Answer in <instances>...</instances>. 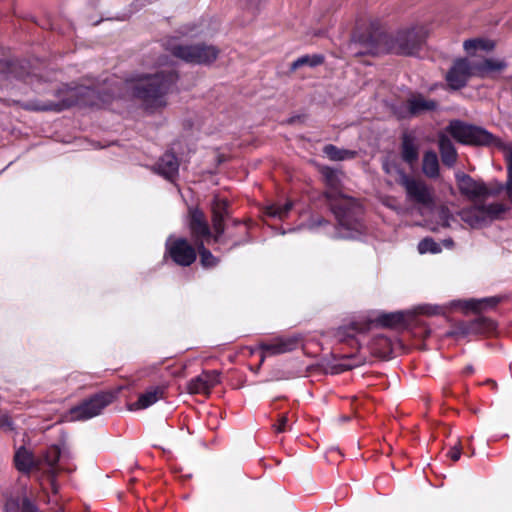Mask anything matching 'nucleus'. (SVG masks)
Instances as JSON below:
<instances>
[{"mask_svg":"<svg viewBox=\"0 0 512 512\" xmlns=\"http://www.w3.org/2000/svg\"><path fill=\"white\" fill-rule=\"evenodd\" d=\"M425 38V29L415 27L399 31L390 41L382 33L362 38L353 43L352 49L356 54L377 55L388 50L396 54L412 55L419 49Z\"/></svg>","mask_w":512,"mask_h":512,"instance_id":"1","label":"nucleus"},{"mask_svg":"<svg viewBox=\"0 0 512 512\" xmlns=\"http://www.w3.org/2000/svg\"><path fill=\"white\" fill-rule=\"evenodd\" d=\"M176 79L177 74L168 69L129 80L127 87L143 102L146 109L155 111L167 105L166 95Z\"/></svg>","mask_w":512,"mask_h":512,"instance_id":"2","label":"nucleus"},{"mask_svg":"<svg viewBox=\"0 0 512 512\" xmlns=\"http://www.w3.org/2000/svg\"><path fill=\"white\" fill-rule=\"evenodd\" d=\"M447 130L457 141L464 144L494 145L503 148L508 169L506 190L509 199L512 202V147L504 146L499 139L495 138L488 131L460 121L452 122Z\"/></svg>","mask_w":512,"mask_h":512,"instance_id":"3","label":"nucleus"},{"mask_svg":"<svg viewBox=\"0 0 512 512\" xmlns=\"http://www.w3.org/2000/svg\"><path fill=\"white\" fill-rule=\"evenodd\" d=\"M95 92L84 86L65 88L57 93V101H47L45 103L31 102L26 108L35 111H61L73 105H91L94 104L92 98Z\"/></svg>","mask_w":512,"mask_h":512,"instance_id":"4","label":"nucleus"},{"mask_svg":"<svg viewBox=\"0 0 512 512\" xmlns=\"http://www.w3.org/2000/svg\"><path fill=\"white\" fill-rule=\"evenodd\" d=\"M166 47L175 57L192 64L208 65L219 55L217 47L205 43L184 45L168 41Z\"/></svg>","mask_w":512,"mask_h":512,"instance_id":"5","label":"nucleus"},{"mask_svg":"<svg viewBox=\"0 0 512 512\" xmlns=\"http://www.w3.org/2000/svg\"><path fill=\"white\" fill-rule=\"evenodd\" d=\"M506 210L500 203L473 206L460 212L461 219L473 228H478L498 218Z\"/></svg>","mask_w":512,"mask_h":512,"instance_id":"6","label":"nucleus"},{"mask_svg":"<svg viewBox=\"0 0 512 512\" xmlns=\"http://www.w3.org/2000/svg\"><path fill=\"white\" fill-rule=\"evenodd\" d=\"M112 393L97 394L77 407L71 409L72 420H88L101 414L103 409L113 401Z\"/></svg>","mask_w":512,"mask_h":512,"instance_id":"7","label":"nucleus"},{"mask_svg":"<svg viewBox=\"0 0 512 512\" xmlns=\"http://www.w3.org/2000/svg\"><path fill=\"white\" fill-rule=\"evenodd\" d=\"M398 173V182L405 188L409 200L423 206H430L433 204L432 191L423 181L410 178L401 171H398Z\"/></svg>","mask_w":512,"mask_h":512,"instance_id":"8","label":"nucleus"},{"mask_svg":"<svg viewBox=\"0 0 512 512\" xmlns=\"http://www.w3.org/2000/svg\"><path fill=\"white\" fill-rule=\"evenodd\" d=\"M457 186L461 194L472 201H481L494 194L484 182L475 180L466 174H457Z\"/></svg>","mask_w":512,"mask_h":512,"instance_id":"9","label":"nucleus"},{"mask_svg":"<svg viewBox=\"0 0 512 512\" xmlns=\"http://www.w3.org/2000/svg\"><path fill=\"white\" fill-rule=\"evenodd\" d=\"M167 251L173 261L178 265L189 266L196 259L195 249L186 239H168L166 243Z\"/></svg>","mask_w":512,"mask_h":512,"instance_id":"10","label":"nucleus"},{"mask_svg":"<svg viewBox=\"0 0 512 512\" xmlns=\"http://www.w3.org/2000/svg\"><path fill=\"white\" fill-rule=\"evenodd\" d=\"M189 230L195 244L200 242L209 241L212 237L208 222L202 211L199 209L189 210Z\"/></svg>","mask_w":512,"mask_h":512,"instance_id":"11","label":"nucleus"},{"mask_svg":"<svg viewBox=\"0 0 512 512\" xmlns=\"http://www.w3.org/2000/svg\"><path fill=\"white\" fill-rule=\"evenodd\" d=\"M471 76H475L474 64H470L466 59H459L447 73L446 80L451 88L459 89Z\"/></svg>","mask_w":512,"mask_h":512,"instance_id":"12","label":"nucleus"},{"mask_svg":"<svg viewBox=\"0 0 512 512\" xmlns=\"http://www.w3.org/2000/svg\"><path fill=\"white\" fill-rule=\"evenodd\" d=\"M219 383V374L216 371L203 372L190 380L187 384V391L190 394L209 395L213 387Z\"/></svg>","mask_w":512,"mask_h":512,"instance_id":"13","label":"nucleus"},{"mask_svg":"<svg viewBox=\"0 0 512 512\" xmlns=\"http://www.w3.org/2000/svg\"><path fill=\"white\" fill-rule=\"evenodd\" d=\"M228 203L226 200L215 198L212 204L213 238L218 241L225 231L224 220L228 216Z\"/></svg>","mask_w":512,"mask_h":512,"instance_id":"14","label":"nucleus"},{"mask_svg":"<svg viewBox=\"0 0 512 512\" xmlns=\"http://www.w3.org/2000/svg\"><path fill=\"white\" fill-rule=\"evenodd\" d=\"M297 345L293 338H279L261 345L262 359L267 356H275L292 351Z\"/></svg>","mask_w":512,"mask_h":512,"instance_id":"15","label":"nucleus"},{"mask_svg":"<svg viewBox=\"0 0 512 512\" xmlns=\"http://www.w3.org/2000/svg\"><path fill=\"white\" fill-rule=\"evenodd\" d=\"M15 466L21 472H29L33 468H40L42 461L35 459L32 452L24 447L19 448L14 456Z\"/></svg>","mask_w":512,"mask_h":512,"instance_id":"16","label":"nucleus"},{"mask_svg":"<svg viewBox=\"0 0 512 512\" xmlns=\"http://www.w3.org/2000/svg\"><path fill=\"white\" fill-rule=\"evenodd\" d=\"M178 169V160L171 153L164 154L157 164L158 172L169 180H172L178 174Z\"/></svg>","mask_w":512,"mask_h":512,"instance_id":"17","label":"nucleus"},{"mask_svg":"<svg viewBox=\"0 0 512 512\" xmlns=\"http://www.w3.org/2000/svg\"><path fill=\"white\" fill-rule=\"evenodd\" d=\"M163 397V389L159 387L151 388L145 393L141 394L138 400L130 404V410L146 409L156 403Z\"/></svg>","mask_w":512,"mask_h":512,"instance_id":"18","label":"nucleus"},{"mask_svg":"<svg viewBox=\"0 0 512 512\" xmlns=\"http://www.w3.org/2000/svg\"><path fill=\"white\" fill-rule=\"evenodd\" d=\"M409 112L418 115L426 111L434 110L437 106L435 101L428 100L420 94L412 95L408 101Z\"/></svg>","mask_w":512,"mask_h":512,"instance_id":"19","label":"nucleus"},{"mask_svg":"<svg viewBox=\"0 0 512 512\" xmlns=\"http://www.w3.org/2000/svg\"><path fill=\"white\" fill-rule=\"evenodd\" d=\"M473 64H474L475 76H480V77H484L493 72L502 71L506 67L505 62H503L501 60H495V59H485L481 62L473 63Z\"/></svg>","mask_w":512,"mask_h":512,"instance_id":"20","label":"nucleus"},{"mask_svg":"<svg viewBox=\"0 0 512 512\" xmlns=\"http://www.w3.org/2000/svg\"><path fill=\"white\" fill-rule=\"evenodd\" d=\"M439 148L443 163L447 166H453L457 160V153L447 136L441 135L439 137Z\"/></svg>","mask_w":512,"mask_h":512,"instance_id":"21","label":"nucleus"},{"mask_svg":"<svg viewBox=\"0 0 512 512\" xmlns=\"http://www.w3.org/2000/svg\"><path fill=\"white\" fill-rule=\"evenodd\" d=\"M439 163L435 152L428 151L423 158V172L428 177H436L438 175Z\"/></svg>","mask_w":512,"mask_h":512,"instance_id":"22","label":"nucleus"},{"mask_svg":"<svg viewBox=\"0 0 512 512\" xmlns=\"http://www.w3.org/2000/svg\"><path fill=\"white\" fill-rule=\"evenodd\" d=\"M405 312H393V313H387L382 314L379 316L378 320L379 322L386 327H397L399 325H402L405 322L406 317Z\"/></svg>","mask_w":512,"mask_h":512,"instance_id":"23","label":"nucleus"},{"mask_svg":"<svg viewBox=\"0 0 512 512\" xmlns=\"http://www.w3.org/2000/svg\"><path fill=\"white\" fill-rule=\"evenodd\" d=\"M207 27L208 25L206 21H201L198 24H185L181 27L180 33L186 37H197L207 34Z\"/></svg>","mask_w":512,"mask_h":512,"instance_id":"24","label":"nucleus"},{"mask_svg":"<svg viewBox=\"0 0 512 512\" xmlns=\"http://www.w3.org/2000/svg\"><path fill=\"white\" fill-rule=\"evenodd\" d=\"M292 206L293 204L290 201L286 202L284 205L272 204L270 206H267L266 214L270 217L278 218L281 220L288 215Z\"/></svg>","mask_w":512,"mask_h":512,"instance_id":"25","label":"nucleus"},{"mask_svg":"<svg viewBox=\"0 0 512 512\" xmlns=\"http://www.w3.org/2000/svg\"><path fill=\"white\" fill-rule=\"evenodd\" d=\"M402 157L409 164L416 162L418 159V149L415 144L408 138H405L403 141Z\"/></svg>","mask_w":512,"mask_h":512,"instance_id":"26","label":"nucleus"},{"mask_svg":"<svg viewBox=\"0 0 512 512\" xmlns=\"http://www.w3.org/2000/svg\"><path fill=\"white\" fill-rule=\"evenodd\" d=\"M323 62V57L319 55L303 56L294 61L291 65V70H296L301 66L308 65L311 67L317 66Z\"/></svg>","mask_w":512,"mask_h":512,"instance_id":"27","label":"nucleus"},{"mask_svg":"<svg viewBox=\"0 0 512 512\" xmlns=\"http://www.w3.org/2000/svg\"><path fill=\"white\" fill-rule=\"evenodd\" d=\"M324 153L331 159V160H344L346 158H350L353 156L352 152L346 151V150H339L333 145H327L324 147Z\"/></svg>","mask_w":512,"mask_h":512,"instance_id":"28","label":"nucleus"},{"mask_svg":"<svg viewBox=\"0 0 512 512\" xmlns=\"http://www.w3.org/2000/svg\"><path fill=\"white\" fill-rule=\"evenodd\" d=\"M196 246L200 253V259H201L202 265L205 267L214 266L216 264V259L211 254V252L204 247V243L200 242L199 244H196Z\"/></svg>","mask_w":512,"mask_h":512,"instance_id":"29","label":"nucleus"},{"mask_svg":"<svg viewBox=\"0 0 512 512\" xmlns=\"http://www.w3.org/2000/svg\"><path fill=\"white\" fill-rule=\"evenodd\" d=\"M59 457H60V451H59L58 447L53 446V447H50L46 451V453L41 461H42V463L47 464V466L50 469H53L54 465L59 460Z\"/></svg>","mask_w":512,"mask_h":512,"instance_id":"30","label":"nucleus"},{"mask_svg":"<svg viewBox=\"0 0 512 512\" xmlns=\"http://www.w3.org/2000/svg\"><path fill=\"white\" fill-rule=\"evenodd\" d=\"M440 247L436 242H434L431 238H425L418 244V251L421 254L431 252L438 253L440 252Z\"/></svg>","mask_w":512,"mask_h":512,"instance_id":"31","label":"nucleus"},{"mask_svg":"<svg viewBox=\"0 0 512 512\" xmlns=\"http://www.w3.org/2000/svg\"><path fill=\"white\" fill-rule=\"evenodd\" d=\"M322 176L324 177L327 185H329L332 188H336L339 184V175L336 171L324 167L321 169Z\"/></svg>","mask_w":512,"mask_h":512,"instance_id":"32","label":"nucleus"},{"mask_svg":"<svg viewBox=\"0 0 512 512\" xmlns=\"http://www.w3.org/2000/svg\"><path fill=\"white\" fill-rule=\"evenodd\" d=\"M493 47V44H490L488 42H485L483 40H467L464 42V49L469 52L472 49H491Z\"/></svg>","mask_w":512,"mask_h":512,"instance_id":"33","label":"nucleus"},{"mask_svg":"<svg viewBox=\"0 0 512 512\" xmlns=\"http://www.w3.org/2000/svg\"><path fill=\"white\" fill-rule=\"evenodd\" d=\"M0 430L11 431L13 430V423L7 414H0Z\"/></svg>","mask_w":512,"mask_h":512,"instance_id":"34","label":"nucleus"},{"mask_svg":"<svg viewBox=\"0 0 512 512\" xmlns=\"http://www.w3.org/2000/svg\"><path fill=\"white\" fill-rule=\"evenodd\" d=\"M439 215L443 225L447 226L449 224V219L451 218V214L449 213L448 209L441 207L439 210Z\"/></svg>","mask_w":512,"mask_h":512,"instance_id":"35","label":"nucleus"},{"mask_svg":"<svg viewBox=\"0 0 512 512\" xmlns=\"http://www.w3.org/2000/svg\"><path fill=\"white\" fill-rule=\"evenodd\" d=\"M460 455H461V448L460 446L458 445H455L449 452V457L451 458V460L453 461H457L459 460L460 458Z\"/></svg>","mask_w":512,"mask_h":512,"instance_id":"36","label":"nucleus"},{"mask_svg":"<svg viewBox=\"0 0 512 512\" xmlns=\"http://www.w3.org/2000/svg\"><path fill=\"white\" fill-rule=\"evenodd\" d=\"M464 308L471 309V310H478L479 309V302L475 300H470L465 302Z\"/></svg>","mask_w":512,"mask_h":512,"instance_id":"37","label":"nucleus"},{"mask_svg":"<svg viewBox=\"0 0 512 512\" xmlns=\"http://www.w3.org/2000/svg\"><path fill=\"white\" fill-rule=\"evenodd\" d=\"M22 512H35V508L28 500H24L22 505Z\"/></svg>","mask_w":512,"mask_h":512,"instance_id":"38","label":"nucleus"},{"mask_svg":"<svg viewBox=\"0 0 512 512\" xmlns=\"http://www.w3.org/2000/svg\"><path fill=\"white\" fill-rule=\"evenodd\" d=\"M287 420H288V419H287V417H286V416H282V417H281V419H280V421H279V424H278V425H277V427H276L277 432H282V431H284V427H285V425H286V423H287Z\"/></svg>","mask_w":512,"mask_h":512,"instance_id":"39","label":"nucleus"},{"mask_svg":"<svg viewBox=\"0 0 512 512\" xmlns=\"http://www.w3.org/2000/svg\"><path fill=\"white\" fill-rule=\"evenodd\" d=\"M265 0H247L248 5L252 9H256L259 7V5L264 2Z\"/></svg>","mask_w":512,"mask_h":512,"instance_id":"40","label":"nucleus"},{"mask_svg":"<svg viewBox=\"0 0 512 512\" xmlns=\"http://www.w3.org/2000/svg\"><path fill=\"white\" fill-rule=\"evenodd\" d=\"M343 201H344V204H345V205H350V203H351V201H352V200H351L350 198H346V197H345V198H343Z\"/></svg>","mask_w":512,"mask_h":512,"instance_id":"41","label":"nucleus"},{"mask_svg":"<svg viewBox=\"0 0 512 512\" xmlns=\"http://www.w3.org/2000/svg\"><path fill=\"white\" fill-rule=\"evenodd\" d=\"M384 168H385L387 173H391L392 172V168H390L388 164H385Z\"/></svg>","mask_w":512,"mask_h":512,"instance_id":"42","label":"nucleus"},{"mask_svg":"<svg viewBox=\"0 0 512 512\" xmlns=\"http://www.w3.org/2000/svg\"><path fill=\"white\" fill-rule=\"evenodd\" d=\"M333 207H334V209H335V214H337V216L339 217V212H338V211H336V209H341V207H337V206H335V205H334Z\"/></svg>","mask_w":512,"mask_h":512,"instance_id":"43","label":"nucleus"},{"mask_svg":"<svg viewBox=\"0 0 512 512\" xmlns=\"http://www.w3.org/2000/svg\"><path fill=\"white\" fill-rule=\"evenodd\" d=\"M348 369H351V366L343 365L342 370H348Z\"/></svg>","mask_w":512,"mask_h":512,"instance_id":"44","label":"nucleus"}]
</instances>
